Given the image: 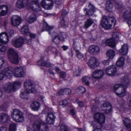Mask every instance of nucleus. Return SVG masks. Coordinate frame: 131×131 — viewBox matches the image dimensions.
<instances>
[{
    "label": "nucleus",
    "instance_id": "nucleus-5",
    "mask_svg": "<svg viewBox=\"0 0 131 131\" xmlns=\"http://www.w3.org/2000/svg\"><path fill=\"white\" fill-rule=\"evenodd\" d=\"M11 116L13 120L17 122H23L25 121L23 113L18 109L14 110Z\"/></svg>",
    "mask_w": 131,
    "mask_h": 131
},
{
    "label": "nucleus",
    "instance_id": "nucleus-46",
    "mask_svg": "<svg viewBox=\"0 0 131 131\" xmlns=\"http://www.w3.org/2000/svg\"><path fill=\"white\" fill-rule=\"evenodd\" d=\"M119 35V34L117 32H113L112 34L111 38H112L113 39H114L115 41L116 40L118 39Z\"/></svg>",
    "mask_w": 131,
    "mask_h": 131
},
{
    "label": "nucleus",
    "instance_id": "nucleus-25",
    "mask_svg": "<svg viewBox=\"0 0 131 131\" xmlns=\"http://www.w3.org/2000/svg\"><path fill=\"white\" fill-rule=\"evenodd\" d=\"M8 10V8L7 6L4 5H0V16L6 15L7 14Z\"/></svg>",
    "mask_w": 131,
    "mask_h": 131
},
{
    "label": "nucleus",
    "instance_id": "nucleus-22",
    "mask_svg": "<svg viewBox=\"0 0 131 131\" xmlns=\"http://www.w3.org/2000/svg\"><path fill=\"white\" fill-rule=\"evenodd\" d=\"M9 41L8 36L6 32H3L0 34V42L6 44Z\"/></svg>",
    "mask_w": 131,
    "mask_h": 131
},
{
    "label": "nucleus",
    "instance_id": "nucleus-2",
    "mask_svg": "<svg viewBox=\"0 0 131 131\" xmlns=\"http://www.w3.org/2000/svg\"><path fill=\"white\" fill-rule=\"evenodd\" d=\"M25 90L24 92H22L20 95L21 98L25 99L27 94L35 92V85L33 82L30 81H26L24 83Z\"/></svg>",
    "mask_w": 131,
    "mask_h": 131
},
{
    "label": "nucleus",
    "instance_id": "nucleus-54",
    "mask_svg": "<svg viewBox=\"0 0 131 131\" xmlns=\"http://www.w3.org/2000/svg\"><path fill=\"white\" fill-rule=\"evenodd\" d=\"M110 62V60L108 59L103 61V63L104 65H108L109 64Z\"/></svg>",
    "mask_w": 131,
    "mask_h": 131
},
{
    "label": "nucleus",
    "instance_id": "nucleus-58",
    "mask_svg": "<svg viewBox=\"0 0 131 131\" xmlns=\"http://www.w3.org/2000/svg\"><path fill=\"white\" fill-rule=\"evenodd\" d=\"M66 76V73L64 72H61L60 74V76L62 78H65Z\"/></svg>",
    "mask_w": 131,
    "mask_h": 131
},
{
    "label": "nucleus",
    "instance_id": "nucleus-30",
    "mask_svg": "<svg viewBox=\"0 0 131 131\" xmlns=\"http://www.w3.org/2000/svg\"><path fill=\"white\" fill-rule=\"evenodd\" d=\"M37 65L42 66H46V67H52V65L50 64L49 62H46L42 59L38 61L37 62Z\"/></svg>",
    "mask_w": 131,
    "mask_h": 131
},
{
    "label": "nucleus",
    "instance_id": "nucleus-51",
    "mask_svg": "<svg viewBox=\"0 0 131 131\" xmlns=\"http://www.w3.org/2000/svg\"><path fill=\"white\" fill-rule=\"evenodd\" d=\"M64 94L67 95L70 94L71 92V90L69 89H64Z\"/></svg>",
    "mask_w": 131,
    "mask_h": 131
},
{
    "label": "nucleus",
    "instance_id": "nucleus-21",
    "mask_svg": "<svg viewBox=\"0 0 131 131\" xmlns=\"http://www.w3.org/2000/svg\"><path fill=\"white\" fill-rule=\"evenodd\" d=\"M101 108L102 111H104V112L106 114L110 113L112 110L111 105L109 103L107 102L102 104Z\"/></svg>",
    "mask_w": 131,
    "mask_h": 131
},
{
    "label": "nucleus",
    "instance_id": "nucleus-53",
    "mask_svg": "<svg viewBox=\"0 0 131 131\" xmlns=\"http://www.w3.org/2000/svg\"><path fill=\"white\" fill-rule=\"evenodd\" d=\"M68 14V12H67L66 10L65 9H63L62 11V16L61 17L62 18H64L65 16Z\"/></svg>",
    "mask_w": 131,
    "mask_h": 131
},
{
    "label": "nucleus",
    "instance_id": "nucleus-28",
    "mask_svg": "<svg viewBox=\"0 0 131 131\" xmlns=\"http://www.w3.org/2000/svg\"><path fill=\"white\" fill-rule=\"evenodd\" d=\"M28 6H29V9H31L34 11L38 12L40 10V7L38 3L32 5V3H30Z\"/></svg>",
    "mask_w": 131,
    "mask_h": 131
},
{
    "label": "nucleus",
    "instance_id": "nucleus-49",
    "mask_svg": "<svg viewBox=\"0 0 131 131\" xmlns=\"http://www.w3.org/2000/svg\"><path fill=\"white\" fill-rule=\"evenodd\" d=\"M60 131H68L67 127L63 124H62L60 126Z\"/></svg>",
    "mask_w": 131,
    "mask_h": 131
},
{
    "label": "nucleus",
    "instance_id": "nucleus-43",
    "mask_svg": "<svg viewBox=\"0 0 131 131\" xmlns=\"http://www.w3.org/2000/svg\"><path fill=\"white\" fill-rule=\"evenodd\" d=\"M16 125L15 123H12L10 125L9 131H15L16 128Z\"/></svg>",
    "mask_w": 131,
    "mask_h": 131
},
{
    "label": "nucleus",
    "instance_id": "nucleus-62",
    "mask_svg": "<svg viewBox=\"0 0 131 131\" xmlns=\"http://www.w3.org/2000/svg\"><path fill=\"white\" fill-rule=\"evenodd\" d=\"M55 71L58 73L61 72V70L58 67H56L55 68Z\"/></svg>",
    "mask_w": 131,
    "mask_h": 131
},
{
    "label": "nucleus",
    "instance_id": "nucleus-12",
    "mask_svg": "<svg viewBox=\"0 0 131 131\" xmlns=\"http://www.w3.org/2000/svg\"><path fill=\"white\" fill-rule=\"evenodd\" d=\"M106 73L108 76H113L115 75L117 72L116 67L114 65H112L107 67L105 71Z\"/></svg>",
    "mask_w": 131,
    "mask_h": 131
},
{
    "label": "nucleus",
    "instance_id": "nucleus-59",
    "mask_svg": "<svg viewBox=\"0 0 131 131\" xmlns=\"http://www.w3.org/2000/svg\"><path fill=\"white\" fill-rule=\"evenodd\" d=\"M14 31L13 30H11L8 33V35H9L10 37H11L14 34Z\"/></svg>",
    "mask_w": 131,
    "mask_h": 131
},
{
    "label": "nucleus",
    "instance_id": "nucleus-33",
    "mask_svg": "<svg viewBox=\"0 0 131 131\" xmlns=\"http://www.w3.org/2000/svg\"><path fill=\"white\" fill-rule=\"evenodd\" d=\"M53 28V26H49L46 22H45L43 23L42 29L44 30H47L48 31L49 34H51L50 32L51 31H52V30Z\"/></svg>",
    "mask_w": 131,
    "mask_h": 131
},
{
    "label": "nucleus",
    "instance_id": "nucleus-44",
    "mask_svg": "<svg viewBox=\"0 0 131 131\" xmlns=\"http://www.w3.org/2000/svg\"><path fill=\"white\" fill-rule=\"evenodd\" d=\"M73 46L74 49L78 51H79L81 49L80 44L79 43L74 42Z\"/></svg>",
    "mask_w": 131,
    "mask_h": 131
},
{
    "label": "nucleus",
    "instance_id": "nucleus-42",
    "mask_svg": "<svg viewBox=\"0 0 131 131\" xmlns=\"http://www.w3.org/2000/svg\"><path fill=\"white\" fill-rule=\"evenodd\" d=\"M49 50H50L52 53L54 55L57 56L58 54V52L57 49L52 46H50L48 47Z\"/></svg>",
    "mask_w": 131,
    "mask_h": 131
},
{
    "label": "nucleus",
    "instance_id": "nucleus-38",
    "mask_svg": "<svg viewBox=\"0 0 131 131\" xmlns=\"http://www.w3.org/2000/svg\"><path fill=\"white\" fill-rule=\"evenodd\" d=\"M107 56L110 59H112L115 55L114 51L113 50L109 49L106 52Z\"/></svg>",
    "mask_w": 131,
    "mask_h": 131
},
{
    "label": "nucleus",
    "instance_id": "nucleus-32",
    "mask_svg": "<svg viewBox=\"0 0 131 131\" xmlns=\"http://www.w3.org/2000/svg\"><path fill=\"white\" fill-rule=\"evenodd\" d=\"M9 118L8 115L4 113L0 114V122L4 123L7 122Z\"/></svg>",
    "mask_w": 131,
    "mask_h": 131
},
{
    "label": "nucleus",
    "instance_id": "nucleus-55",
    "mask_svg": "<svg viewBox=\"0 0 131 131\" xmlns=\"http://www.w3.org/2000/svg\"><path fill=\"white\" fill-rule=\"evenodd\" d=\"M64 89L61 90L58 93H57V96L62 95L64 94Z\"/></svg>",
    "mask_w": 131,
    "mask_h": 131
},
{
    "label": "nucleus",
    "instance_id": "nucleus-52",
    "mask_svg": "<svg viewBox=\"0 0 131 131\" xmlns=\"http://www.w3.org/2000/svg\"><path fill=\"white\" fill-rule=\"evenodd\" d=\"M68 102L67 100H64L62 101L61 105L63 107H64L67 106L68 104Z\"/></svg>",
    "mask_w": 131,
    "mask_h": 131
},
{
    "label": "nucleus",
    "instance_id": "nucleus-23",
    "mask_svg": "<svg viewBox=\"0 0 131 131\" xmlns=\"http://www.w3.org/2000/svg\"><path fill=\"white\" fill-rule=\"evenodd\" d=\"M55 118L53 113L51 112H48L46 119L47 123L49 124H53L54 123Z\"/></svg>",
    "mask_w": 131,
    "mask_h": 131
},
{
    "label": "nucleus",
    "instance_id": "nucleus-1",
    "mask_svg": "<svg viewBox=\"0 0 131 131\" xmlns=\"http://www.w3.org/2000/svg\"><path fill=\"white\" fill-rule=\"evenodd\" d=\"M121 81L122 84L115 85L114 90L118 96L122 97L126 95V89L130 84V80L128 75H126L121 79Z\"/></svg>",
    "mask_w": 131,
    "mask_h": 131
},
{
    "label": "nucleus",
    "instance_id": "nucleus-7",
    "mask_svg": "<svg viewBox=\"0 0 131 131\" xmlns=\"http://www.w3.org/2000/svg\"><path fill=\"white\" fill-rule=\"evenodd\" d=\"M8 57L10 61L15 64L18 63V57L17 52L13 48H10L8 51Z\"/></svg>",
    "mask_w": 131,
    "mask_h": 131
},
{
    "label": "nucleus",
    "instance_id": "nucleus-57",
    "mask_svg": "<svg viewBox=\"0 0 131 131\" xmlns=\"http://www.w3.org/2000/svg\"><path fill=\"white\" fill-rule=\"evenodd\" d=\"M0 47V51L3 52L6 51V48L5 46L1 45Z\"/></svg>",
    "mask_w": 131,
    "mask_h": 131
},
{
    "label": "nucleus",
    "instance_id": "nucleus-13",
    "mask_svg": "<svg viewBox=\"0 0 131 131\" xmlns=\"http://www.w3.org/2000/svg\"><path fill=\"white\" fill-rule=\"evenodd\" d=\"M42 7L46 9H50L53 5V2L52 0H42L41 3Z\"/></svg>",
    "mask_w": 131,
    "mask_h": 131
},
{
    "label": "nucleus",
    "instance_id": "nucleus-45",
    "mask_svg": "<svg viewBox=\"0 0 131 131\" xmlns=\"http://www.w3.org/2000/svg\"><path fill=\"white\" fill-rule=\"evenodd\" d=\"M85 88L80 86L77 89V92L78 93H83L85 92Z\"/></svg>",
    "mask_w": 131,
    "mask_h": 131
},
{
    "label": "nucleus",
    "instance_id": "nucleus-6",
    "mask_svg": "<svg viewBox=\"0 0 131 131\" xmlns=\"http://www.w3.org/2000/svg\"><path fill=\"white\" fill-rule=\"evenodd\" d=\"M45 123L41 120L35 121L32 124V127L34 131H49L48 126H44Z\"/></svg>",
    "mask_w": 131,
    "mask_h": 131
},
{
    "label": "nucleus",
    "instance_id": "nucleus-17",
    "mask_svg": "<svg viewBox=\"0 0 131 131\" xmlns=\"http://www.w3.org/2000/svg\"><path fill=\"white\" fill-rule=\"evenodd\" d=\"M124 18L127 21V23L129 26L131 25V9L126 10L123 14Z\"/></svg>",
    "mask_w": 131,
    "mask_h": 131
},
{
    "label": "nucleus",
    "instance_id": "nucleus-60",
    "mask_svg": "<svg viewBox=\"0 0 131 131\" xmlns=\"http://www.w3.org/2000/svg\"><path fill=\"white\" fill-rule=\"evenodd\" d=\"M83 57V54L81 53H79L77 54V57L79 59H82Z\"/></svg>",
    "mask_w": 131,
    "mask_h": 131
},
{
    "label": "nucleus",
    "instance_id": "nucleus-10",
    "mask_svg": "<svg viewBox=\"0 0 131 131\" xmlns=\"http://www.w3.org/2000/svg\"><path fill=\"white\" fill-rule=\"evenodd\" d=\"M20 85V83L19 82H14V83L10 82L7 83L5 85L4 89L6 91H10L12 90H14L15 89L18 88Z\"/></svg>",
    "mask_w": 131,
    "mask_h": 131
},
{
    "label": "nucleus",
    "instance_id": "nucleus-4",
    "mask_svg": "<svg viewBox=\"0 0 131 131\" xmlns=\"http://www.w3.org/2000/svg\"><path fill=\"white\" fill-rule=\"evenodd\" d=\"M94 118L95 121H93L92 125L94 128H97L100 124L104 123L105 120V117L102 113H96L94 115Z\"/></svg>",
    "mask_w": 131,
    "mask_h": 131
},
{
    "label": "nucleus",
    "instance_id": "nucleus-63",
    "mask_svg": "<svg viewBox=\"0 0 131 131\" xmlns=\"http://www.w3.org/2000/svg\"><path fill=\"white\" fill-rule=\"evenodd\" d=\"M78 104L79 106L80 107H82L83 106V104L81 101H79Z\"/></svg>",
    "mask_w": 131,
    "mask_h": 131
},
{
    "label": "nucleus",
    "instance_id": "nucleus-41",
    "mask_svg": "<svg viewBox=\"0 0 131 131\" xmlns=\"http://www.w3.org/2000/svg\"><path fill=\"white\" fill-rule=\"evenodd\" d=\"M90 77L86 76L83 77L82 78V80L83 83L86 85H88L89 84V80L90 79Z\"/></svg>",
    "mask_w": 131,
    "mask_h": 131
},
{
    "label": "nucleus",
    "instance_id": "nucleus-3",
    "mask_svg": "<svg viewBox=\"0 0 131 131\" xmlns=\"http://www.w3.org/2000/svg\"><path fill=\"white\" fill-rule=\"evenodd\" d=\"M116 22V20L114 18H110L107 19L106 16H103L101 24L105 29H109L114 27Z\"/></svg>",
    "mask_w": 131,
    "mask_h": 131
},
{
    "label": "nucleus",
    "instance_id": "nucleus-31",
    "mask_svg": "<svg viewBox=\"0 0 131 131\" xmlns=\"http://www.w3.org/2000/svg\"><path fill=\"white\" fill-rule=\"evenodd\" d=\"M124 124L128 130L131 131V120L128 118H126L124 120Z\"/></svg>",
    "mask_w": 131,
    "mask_h": 131
},
{
    "label": "nucleus",
    "instance_id": "nucleus-56",
    "mask_svg": "<svg viewBox=\"0 0 131 131\" xmlns=\"http://www.w3.org/2000/svg\"><path fill=\"white\" fill-rule=\"evenodd\" d=\"M81 72V70L79 69L76 70V72H74V74L76 76H78L80 75Z\"/></svg>",
    "mask_w": 131,
    "mask_h": 131
},
{
    "label": "nucleus",
    "instance_id": "nucleus-18",
    "mask_svg": "<svg viewBox=\"0 0 131 131\" xmlns=\"http://www.w3.org/2000/svg\"><path fill=\"white\" fill-rule=\"evenodd\" d=\"M104 75V73L103 70H97L92 73V77L93 78L99 79L103 77Z\"/></svg>",
    "mask_w": 131,
    "mask_h": 131
},
{
    "label": "nucleus",
    "instance_id": "nucleus-36",
    "mask_svg": "<svg viewBox=\"0 0 131 131\" xmlns=\"http://www.w3.org/2000/svg\"><path fill=\"white\" fill-rule=\"evenodd\" d=\"M113 5L110 1H107L106 2V9L108 11L111 12L112 9Z\"/></svg>",
    "mask_w": 131,
    "mask_h": 131
},
{
    "label": "nucleus",
    "instance_id": "nucleus-8",
    "mask_svg": "<svg viewBox=\"0 0 131 131\" xmlns=\"http://www.w3.org/2000/svg\"><path fill=\"white\" fill-rule=\"evenodd\" d=\"M12 75L13 74L14 76L17 78L23 77L26 73V70L21 67H16L12 71Z\"/></svg>",
    "mask_w": 131,
    "mask_h": 131
},
{
    "label": "nucleus",
    "instance_id": "nucleus-15",
    "mask_svg": "<svg viewBox=\"0 0 131 131\" xmlns=\"http://www.w3.org/2000/svg\"><path fill=\"white\" fill-rule=\"evenodd\" d=\"M87 64L91 68L94 69L99 65L97 59L94 57H91L88 60Z\"/></svg>",
    "mask_w": 131,
    "mask_h": 131
},
{
    "label": "nucleus",
    "instance_id": "nucleus-50",
    "mask_svg": "<svg viewBox=\"0 0 131 131\" xmlns=\"http://www.w3.org/2000/svg\"><path fill=\"white\" fill-rule=\"evenodd\" d=\"M115 6L118 9H121L122 7V5L121 3H117L115 4Z\"/></svg>",
    "mask_w": 131,
    "mask_h": 131
},
{
    "label": "nucleus",
    "instance_id": "nucleus-64",
    "mask_svg": "<svg viewBox=\"0 0 131 131\" xmlns=\"http://www.w3.org/2000/svg\"><path fill=\"white\" fill-rule=\"evenodd\" d=\"M38 0H32V1L30 3H32V5L33 4H36L37 3V1Z\"/></svg>",
    "mask_w": 131,
    "mask_h": 131
},
{
    "label": "nucleus",
    "instance_id": "nucleus-29",
    "mask_svg": "<svg viewBox=\"0 0 131 131\" xmlns=\"http://www.w3.org/2000/svg\"><path fill=\"white\" fill-rule=\"evenodd\" d=\"M116 65L119 67H122L125 64V59L123 56L119 57L116 62Z\"/></svg>",
    "mask_w": 131,
    "mask_h": 131
},
{
    "label": "nucleus",
    "instance_id": "nucleus-40",
    "mask_svg": "<svg viewBox=\"0 0 131 131\" xmlns=\"http://www.w3.org/2000/svg\"><path fill=\"white\" fill-rule=\"evenodd\" d=\"M36 19V16L34 14L31 15L27 19V21L30 23H32L35 21Z\"/></svg>",
    "mask_w": 131,
    "mask_h": 131
},
{
    "label": "nucleus",
    "instance_id": "nucleus-47",
    "mask_svg": "<svg viewBox=\"0 0 131 131\" xmlns=\"http://www.w3.org/2000/svg\"><path fill=\"white\" fill-rule=\"evenodd\" d=\"M61 19L60 23V24L61 25V27H67L68 26L67 23L65 22L64 19V18H62L61 17Z\"/></svg>",
    "mask_w": 131,
    "mask_h": 131
},
{
    "label": "nucleus",
    "instance_id": "nucleus-39",
    "mask_svg": "<svg viewBox=\"0 0 131 131\" xmlns=\"http://www.w3.org/2000/svg\"><path fill=\"white\" fill-rule=\"evenodd\" d=\"M26 36L27 37H25V39L30 44L29 42H31V41L30 39L31 38H34L36 36V35L35 34L31 33L29 32V34H27Z\"/></svg>",
    "mask_w": 131,
    "mask_h": 131
},
{
    "label": "nucleus",
    "instance_id": "nucleus-27",
    "mask_svg": "<svg viewBox=\"0 0 131 131\" xmlns=\"http://www.w3.org/2000/svg\"><path fill=\"white\" fill-rule=\"evenodd\" d=\"M128 47L127 45L124 44L122 46L121 48L119 50V52L121 55H125L128 52Z\"/></svg>",
    "mask_w": 131,
    "mask_h": 131
},
{
    "label": "nucleus",
    "instance_id": "nucleus-37",
    "mask_svg": "<svg viewBox=\"0 0 131 131\" xmlns=\"http://www.w3.org/2000/svg\"><path fill=\"white\" fill-rule=\"evenodd\" d=\"M93 20L91 19H88L85 22L84 27L87 28L91 26L93 23Z\"/></svg>",
    "mask_w": 131,
    "mask_h": 131
},
{
    "label": "nucleus",
    "instance_id": "nucleus-35",
    "mask_svg": "<svg viewBox=\"0 0 131 131\" xmlns=\"http://www.w3.org/2000/svg\"><path fill=\"white\" fill-rule=\"evenodd\" d=\"M21 32L23 34H25V37L27 35V34H29V31L28 27L27 25L23 26L21 28Z\"/></svg>",
    "mask_w": 131,
    "mask_h": 131
},
{
    "label": "nucleus",
    "instance_id": "nucleus-16",
    "mask_svg": "<svg viewBox=\"0 0 131 131\" xmlns=\"http://www.w3.org/2000/svg\"><path fill=\"white\" fill-rule=\"evenodd\" d=\"M50 34H52V42L56 45L59 44L60 41H63L65 40L64 38L62 39V38H60L59 35L55 32H53L52 34L51 33Z\"/></svg>",
    "mask_w": 131,
    "mask_h": 131
},
{
    "label": "nucleus",
    "instance_id": "nucleus-34",
    "mask_svg": "<svg viewBox=\"0 0 131 131\" xmlns=\"http://www.w3.org/2000/svg\"><path fill=\"white\" fill-rule=\"evenodd\" d=\"M40 104L38 102H34L31 104V107L32 109L35 111L38 110L40 107Z\"/></svg>",
    "mask_w": 131,
    "mask_h": 131
},
{
    "label": "nucleus",
    "instance_id": "nucleus-19",
    "mask_svg": "<svg viewBox=\"0 0 131 131\" xmlns=\"http://www.w3.org/2000/svg\"><path fill=\"white\" fill-rule=\"evenodd\" d=\"M11 20L12 25L15 26H18L21 21V17L16 15L13 16L11 18Z\"/></svg>",
    "mask_w": 131,
    "mask_h": 131
},
{
    "label": "nucleus",
    "instance_id": "nucleus-20",
    "mask_svg": "<svg viewBox=\"0 0 131 131\" xmlns=\"http://www.w3.org/2000/svg\"><path fill=\"white\" fill-rule=\"evenodd\" d=\"M100 49L99 47L96 45H91L89 47L88 51L92 54H96L100 52Z\"/></svg>",
    "mask_w": 131,
    "mask_h": 131
},
{
    "label": "nucleus",
    "instance_id": "nucleus-61",
    "mask_svg": "<svg viewBox=\"0 0 131 131\" xmlns=\"http://www.w3.org/2000/svg\"><path fill=\"white\" fill-rule=\"evenodd\" d=\"M7 128L5 127H2L0 128V131H7Z\"/></svg>",
    "mask_w": 131,
    "mask_h": 131
},
{
    "label": "nucleus",
    "instance_id": "nucleus-11",
    "mask_svg": "<svg viewBox=\"0 0 131 131\" xmlns=\"http://www.w3.org/2000/svg\"><path fill=\"white\" fill-rule=\"evenodd\" d=\"M24 43V39L21 37H18L13 39L12 41V44L14 46L19 47L22 46Z\"/></svg>",
    "mask_w": 131,
    "mask_h": 131
},
{
    "label": "nucleus",
    "instance_id": "nucleus-24",
    "mask_svg": "<svg viewBox=\"0 0 131 131\" xmlns=\"http://www.w3.org/2000/svg\"><path fill=\"white\" fill-rule=\"evenodd\" d=\"M88 8H85L84 12H86V14L89 16L92 15L95 11V8L90 3L88 6Z\"/></svg>",
    "mask_w": 131,
    "mask_h": 131
},
{
    "label": "nucleus",
    "instance_id": "nucleus-14",
    "mask_svg": "<svg viewBox=\"0 0 131 131\" xmlns=\"http://www.w3.org/2000/svg\"><path fill=\"white\" fill-rule=\"evenodd\" d=\"M28 3V0H18L16 3V6L17 8L21 9L26 7L29 9Z\"/></svg>",
    "mask_w": 131,
    "mask_h": 131
},
{
    "label": "nucleus",
    "instance_id": "nucleus-48",
    "mask_svg": "<svg viewBox=\"0 0 131 131\" xmlns=\"http://www.w3.org/2000/svg\"><path fill=\"white\" fill-rule=\"evenodd\" d=\"M5 61V60L3 57L0 55V69L2 68Z\"/></svg>",
    "mask_w": 131,
    "mask_h": 131
},
{
    "label": "nucleus",
    "instance_id": "nucleus-26",
    "mask_svg": "<svg viewBox=\"0 0 131 131\" xmlns=\"http://www.w3.org/2000/svg\"><path fill=\"white\" fill-rule=\"evenodd\" d=\"M115 40L111 38L103 41L102 43L105 44L106 45L112 47H114L115 45Z\"/></svg>",
    "mask_w": 131,
    "mask_h": 131
},
{
    "label": "nucleus",
    "instance_id": "nucleus-9",
    "mask_svg": "<svg viewBox=\"0 0 131 131\" xmlns=\"http://www.w3.org/2000/svg\"><path fill=\"white\" fill-rule=\"evenodd\" d=\"M5 76L8 78H10L12 77V67L10 66L5 67L0 72V80H2Z\"/></svg>",
    "mask_w": 131,
    "mask_h": 131
}]
</instances>
